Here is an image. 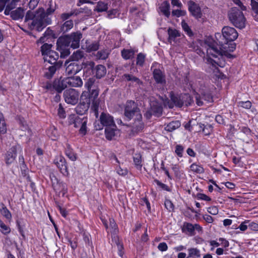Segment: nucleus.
Returning a JSON list of instances; mask_svg holds the SVG:
<instances>
[{
    "label": "nucleus",
    "mask_w": 258,
    "mask_h": 258,
    "mask_svg": "<svg viewBox=\"0 0 258 258\" xmlns=\"http://www.w3.org/2000/svg\"><path fill=\"white\" fill-rule=\"evenodd\" d=\"M55 10V7L50 4L49 7L45 11L42 8H39L35 11H28L25 15L24 22L28 29L41 31L47 24L51 23L48 18Z\"/></svg>",
    "instance_id": "obj_1"
},
{
    "label": "nucleus",
    "mask_w": 258,
    "mask_h": 258,
    "mask_svg": "<svg viewBox=\"0 0 258 258\" xmlns=\"http://www.w3.org/2000/svg\"><path fill=\"white\" fill-rule=\"evenodd\" d=\"M220 45V50L214 46H209L207 49L206 62L211 64L213 68L217 69V67L223 68L225 62L223 59V56L229 58L233 57V55L229 52L233 51L236 48L234 43L224 44L222 41H219Z\"/></svg>",
    "instance_id": "obj_2"
},
{
    "label": "nucleus",
    "mask_w": 258,
    "mask_h": 258,
    "mask_svg": "<svg viewBox=\"0 0 258 258\" xmlns=\"http://www.w3.org/2000/svg\"><path fill=\"white\" fill-rule=\"evenodd\" d=\"M82 34L80 32H74L70 35L59 37L57 40V49L60 51V56L68 55L70 52L66 47L71 46L73 48H78Z\"/></svg>",
    "instance_id": "obj_3"
},
{
    "label": "nucleus",
    "mask_w": 258,
    "mask_h": 258,
    "mask_svg": "<svg viewBox=\"0 0 258 258\" xmlns=\"http://www.w3.org/2000/svg\"><path fill=\"white\" fill-rule=\"evenodd\" d=\"M230 22L236 28L243 29L246 26V19L241 11L236 7L232 8L228 13Z\"/></svg>",
    "instance_id": "obj_4"
},
{
    "label": "nucleus",
    "mask_w": 258,
    "mask_h": 258,
    "mask_svg": "<svg viewBox=\"0 0 258 258\" xmlns=\"http://www.w3.org/2000/svg\"><path fill=\"white\" fill-rule=\"evenodd\" d=\"M213 89V86L206 85L205 84L201 85L198 93L196 95L195 98L196 103L198 106L203 105V100L211 102L213 101L212 96V90Z\"/></svg>",
    "instance_id": "obj_5"
},
{
    "label": "nucleus",
    "mask_w": 258,
    "mask_h": 258,
    "mask_svg": "<svg viewBox=\"0 0 258 258\" xmlns=\"http://www.w3.org/2000/svg\"><path fill=\"white\" fill-rule=\"evenodd\" d=\"M88 120L86 117H81L76 114H71L68 118L70 125H73L75 128H80L79 133L85 135L87 133V123Z\"/></svg>",
    "instance_id": "obj_6"
},
{
    "label": "nucleus",
    "mask_w": 258,
    "mask_h": 258,
    "mask_svg": "<svg viewBox=\"0 0 258 258\" xmlns=\"http://www.w3.org/2000/svg\"><path fill=\"white\" fill-rule=\"evenodd\" d=\"M124 114L128 120H131L134 116H135L136 119H142V115L138 105L132 100L126 102Z\"/></svg>",
    "instance_id": "obj_7"
},
{
    "label": "nucleus",
    "mask_w": 258,
    "mask_h": 258,
    "mask_svg": "<svg viewBox=\"0 0 258 258\" xmlns=\"http://www.w3.org/2000/svg\"><path fill=\"white\" fill-rule=\"evenodd\" d=\"M101 124L95 122L94 124V128L97 131L101 130L103 126L105 127L115 125L113 117L107 112H102L99 118Z\"/></svg>",
    "instance_id": "obj_8"
},
{
    "label": "nucleus",
    "mask_w": 258,
    "mask_h": 258,
    "mask_svg": "<svg viewBox=\"0 0 258 258\" xmlns=\"http://www.w3.org/2000/svg\"><path fill=\"white\" fill-rule=\"evenodd\" d=\"M172 102L176 106L181 107L183 105L188 106L190 105L194 101L191 96L188 94H184L179 96L172 95L171 97Z\"/></svg>",
    "instance_id": "obj_9"
},
{
    "label": "nucleus",
    "mask_w": 258,
    "mask_h": 258,
    "mask_svg": "<svg viewBox=\"0 0 258 258\" xmlns=\"http://www.w3.org/2000/svg\"><path fill=\"white\" fill-rule=\"evenodd\" d=\"M222 33L225 40L222 41L223 44H228V42L234 41L237 38L238 35L236 30L233 27L225 26L222 30Z\"/></svg>",
    "instance_id": "obj_10"
},
{
    "label": "nucleus",
    "mask_w": 258,
    "mask_h": 258,
    "mask_svg": "<svg viewBox=\"0 0 258 258\" xmlns=\"http://www.w3.org/2000/svg\"><path fill=\"white\" fill-rule=\"evenodd\" d=\"M109 227L111 229L112 240L117 246V248L119 251V254L121 256L122 254V249L123 248L122 245L120 244L118 237L117 235V226L116 224L114 219H109Z\"/></svg>",
    "instance_id": "obj_11"
},
{
    "label": "nucleus",
    "mask_w": 258,
    "mask_h": 258,
    "mask_svg": "<svg viewBox=\"0 0 258 258\" xmlns=\"http://www.w3.org/2000/svg\"><path fill=\"white\" fill-rule=\"evenodd\" d=\"M79 96V92L74 89H68L63 93L64 100L68 104H76L78 101Z\"/></svg>",
    "instance_id": "obj_12"
},
{
    "label": "nucleus",
    "mask_w": 258,
    "mask_h": 258,
    "mask_svg": "<svg viewBox=\"0 0 258 258\" xmlns=\"http://www.w3.org/2000/svg\"><path fill=\"white\" fill-rule=\"evenodd\" d=\"M22 151V148L19 145L12 146L7 152L5 156V161L7 165L12 164L15 160L17 153Z\"/></svg>",
    "instance_id": "obj_13"
},
{
    "label": "nucleus",
    "mask_w": 258,
    "mask_h": 258,
    "mask_svg": "<svg viewBox=\"0 0 258 258\" xmlns=\"http://www.w3.org/2000/svg\"><path fill=\"white\" fill-rule=\"evenodd\" d=\"M85 87L90 93L91 92V95L93 97L94 99L98 97L99 91L97 88L96 80L95 78H91L87 80L85 84Z\"/></svg>",
    "instance_id": "obj_14"
},
{
    "label": "nucleus",
    "mask_w": 258,
    "mask_h": 258,
    "mask_svg": "<svg viewBox=\"0 0 258 258\" xmlns=\"http://www.w3.org/2000/svg\"><path fill=\"white\" fill-rule=\"evenodd\" d=\"M54 163L59 169L61 173L64 175H68L69 174L67 162L63 156L61 155L57 156L54 160Z\"/></svg>",
    "instance_id": "obj_15"
},
{
    "label": "nucleus",
    "mask_w": 258,
    "mask_h": 258,
    "mask_svg": "<svg viewBox=\"0 0 258 258\" xmlns=\"http://www.w3.org/2000/svg\"><path fill=\"white\" fill-rule=\"evenodd\" d=\"M64 66L66 67V72L69 75L76 74L81 70V67L76 62L66 61Z\"/></svg>",
    "instance_id": "obj_16"
},
{
    "label": "nucleus",
    "mask_w": 258,
    "mask_h": 258,
    "mask_svg": "<svg viewBox=\"0 0 258 258\" xmlns=\"http://www.w3.org/2000/svg\"><path fill=\"white\" fill-rule=\"evenodd\" d=\"M153 76L157 84L162 86H164L166 84L165 76L161 70L154 69L153 71Z\"/></svg>",
    "instance_id": "obj_17"
},
{
    "label": "nucleus",
    "mask_w": 258,
    "mask_h": 258,
    "mask_svg": "<svg viewBox=\"0 0 258 258\" xmlns=\"http://www.w3.org/2000/svg\"><path fill=\"white\" fill-rule=\"evenodd\" d=\"M188 10L192 15L197 19L201 18L202 16L200 7L192 1L188 3Z\"/></svg>",
    "instance_id": "obj_18"
},
{
    "label": "nucleus",
    "mask_w": 258,
    "mask_h": 258,
    "mask_svg": "<svg viewBox=\"0 0 258 258\" xmlns=\"http://www.w3.org/2000/svg\"><path fill=\"white\" fill-rule=\"evenodd\" d=\"M67 78H60L59 79H55L54 81V87L55 90L58 93H60L63 90L68 87V83H67Z\"/></svg>",
    "instance_id": "obj_19"
},
{
    "label": "nucleus",
    "mask_w": 258,
    "mask_h": 258,
    "mask_svg": "<svg viewBox=\"0 0 258 258\" xmlns=\"http://www.w3.org/2000/svg\"><path fill=\"white\" fill-rule=\"evenodd\" d=\"M150 109L153 114L156 116H160L162 114V105L161 103L157 101H152L151 102Z\"/></svg>",
    "instance_id": "obj_20"
},
{
    "label": "nucleus",
    "mask_w": 258,
    "mask_h": 258,
    "mask_svg": "<svg viewBox=\"0 0 258 258\" xmlns=\"http://www.w3.org/2000/svg\"><path fill=\"white\" fill-rule=\"evenodd\" d=\"M66 78L68 87H79L83 85V81L80 77L75 76Z\"/></svg>",
    "instance_id": "obj_21"
},
{
    "label": "nucleus",
    "mask_w": 258,
    "mask_h": 258,
    "mask_svg": "<svg viewBox=\"0 0 258 258\" xmlns=\"http://www.w3.org/2000/svg\"><path fill=\"white\" fill-rule=\"evenodd\" d=\"M59 55L57 52L52 51L46 54L43 58L44 61H47L50 64H57V60L58 59Z\"/></svg>",
    "instance_id": "obj_22"
},
{
    "label": "nucleus",
    "mask_w": 258,
    "mask_h": 258,
    "mask_svg": "<svg viewBox=\"0 0 258 258\" xmlns=\"http://www.w3.org/2000/svg\"><path fill=\"white\" fill-rule=\"evenodd\" d=\"M116 124L105 127V135L107 140H111L113 139L116 134Z\"/></svg>",
    "instance_id": "obj_23"
},
{
    "label": "nucleus",
    "mask_w": 258,
    "mask_h": 258,
    "mask_svg": "<svg viewBox=\"0 0 258 258\" xmlns=\"http://www.w3.org/2000/svg\"><path fill=\"white\" fill-rule=\"evenodd\" d=\"M24 16V10L21 8H18L16 10L11 12V17L14 20L22 19Z\"/></svg>",
    "instance_id": "obj_24"
},
{
    "label": "nucleus",
    "mask_w": 258,
    "mask_h": 258,
    "mask_svg": "<svg viewBox=\"0 0 258 258\" xmlns=\"http://www.w3.org/2000/svg\"><path fill=\"white\" fill-rule=\"evenodd\" d=\"M94 73L97 78H101L104 76L106 73V69L103 65H98L94 69Z\"/></svg>",
    "instance_id": "obj_25"
},
{
    "label": "nucleus",
    "mask_w": 258,
    "mask_h": 258,
    "mask_svg": "<svg viewBox=\"0 0 258 258\" xmlns=\"http://www.w3.org/2000/svg\"><path fill=\"white\" fill-rule=\"evenodd\" d=\"M89 106L87 103H84L81 102L76 107V111L77 114L83 115L88 111Z\"/></svg>",
    "instance_id": "obj_26"
},
{
    "label": "nucleus",
    "mask_w": 258,
    "mask_h": 258,
    "mask_svg": "<svg viewBox=\"0 0 258 258\" xmlns=\"http://www.w3.org/2000/svg\"><path fill=\"white\" fill-rule=\"evenodd\" d=\"M135 121L133 124L132 131L137 133L143 130L144 127V124L142 121V119H136L135 118Z\"/></svg>",
    "instance_id": "obj_27"
},
{
    "label": "nucleus",
    "mask_w": 258,
    "mask_h": 258,
    "mask_svg": "<svg viewBox=\"0 0 258 258\" xmlns=\"http://www.w3.org/2000/svg\"><path fill=\"white\" fill-rule=\"evenodd\" d=\"M188 254L186 258L201 257L200 250L197 248H190L187 249Z\"/></svg>",
    "instance_id": "obj_28"
},
{
    "label": "nucleus",
    "mask_w": 258,
    "mask_h": 258,
    "mask_svg": "<svg viewBox=\"0 0 258 258\" xmlns=\"http://www.w3.org/2000/svg\"><path fill=\"white\" fill-rule=\"evenodd\" d=\"M180 122L178 120H175L169 122L165 127V130L168 132H172L180 126Z\"/></svg>",
    "instance_id": "obj_29"
},
{
    "label": "nucleus",
    "mask_w": 258,
    "mask_h": 258,
    "mask_svg": "<svg viewBox=\"0 0 258 258\" xmlns=\"http://www.w3.org/2000/svg\"><path fill=\"white\" fill-rule=\"evenodd\" d=\"M91 99L94 100L93 99V97L91 95V92L90 93L89 91H84L82 93L81 96V100L82 102L84 103H88V105H90Z\"/></svg>",
    "instance_id": "obj_30"
},
{
    "label": "nucleus",
    "mask_w": 258,
    "mask_h": 258,
    "mask_svg": "<svg viewBox=\"0 0 258 258\" xmlns=\"http://www.w3.org/2000/svg\"><path fill=\"white\" fill-rule=\"evenodd\" d=\"M0 212L7 219L10 220L12 219V215L10 211L2 203H0Z\"/></svg>",
    "instance_id": "obj_31"
},
{
    "label": "nucleus",
    "mask_w": 258,
    "mask_h": 258,
    "mask_svg": "<svg viewBox=\"0 0 258 258\" xmlns=\"http://www.w3.org/2000/svg\"><path fill=\"white\" fill-rule=\"evenodd\" d=\"M53 65L49 66L47 69H46L44 75L45 76L49 79L51 78L55 74L58 65L57 64H52Z\"/></svg>",
    "instance_id": "obj_32"
},
{
    "label": "nucleus",
    "mask_w": 258,
    "mask_h": 258,
    "mask_svg": "<svg viewBox=\"0 0 258 258\" xmlns=\"http://www.w3.org/2000/svg\"><path fill=\"white\" fill-rule=\"evenodd\" d=\"M159 8L163 14H164L167 18L169 17L170 15L169 11L170 5L167 2H164L161 5Z\"/></svg>",
    "instance_id": "obj_33"
},
{
    "label": "nucleus",
    "mask_w": 258,
    "mask_h": 258,
    "mask_svg": "<svg viewBox=\"0 0 258 258\" xmlns=\"http://www.w3.org/2000/svg\"><path fill=\"white\" fill-rule=\"evenodd\" d=\"M80 13L77 10H74L69 13H64L61 14L60 18L62 20L65 21L69 19L71 17L73 16H77Z\"/></svg>",
    "instance_id": "obj_34"
},
{
    "label": "nucleus",
    "mask_w": 258,
    "mask_h": 258,
    "mask_svg": "<svg viewBox=\"0 0 258 258\" xmlns=\"http://www.w3.org/2000/svg\"><path fill=\"white\" fill-rule=\"evenodd\" d=\"M182 232H188L191 235H194V228L193 225L189 223H184L182 228Z\"/></svg>",
    "instance_id": "obj_35"
},
{
    "label": "nucleus",
    "mask_w": 258,
    "mask_h": 258,
    "mask_svg": "<svg viewBox=\"0 0 258 258\" xmlns=\"http://www.w3.org/2000/svg\"><path fill=\"white\" fill-rule=\"evenodd\" d=\"M168 34L169 35V40L171 41L174 40L175 38L180 36V34L178 30L170 28L168 29Z\"/></svg>",
    "instance_id": "obj_36"
},
{
    "label": "nucleus",
    "mask_w": 258,
    "mask_h": 258,
    "mask_svg": "<svg viewBox=\"0 0 258 258\" xmlns=\"http://www.w3.org/2000/svg\"><path fill=\"white\" fill-rule=\"evenodd\" d=\"M84 56V53L82 51L78 50L74 52L71 56L70 58L73 62L78 61L82 58Z\"/></svg>",
    "instance_id": "obj_37"
},
{
    "label": "nucleus",
    "mask_w": 258,
    "mask_h": 258,
    "mask_svg": "<svg viewBox=\"0 0 258 258\" xmlns=\"http://www.w3.org/2000/svg\"><path fill=\"white\" fill-rule=\"evenodd\" d=\"M52 45L51 44H49L48 43H44L41 47V51L42 55L43 56V58L44 56L46 55V54H48V53L51 51H52L53 50H51V47Z\"/></svg>",
    "instance_id": "obj_38"
},
{
    "label": "nucleus",
    "mask_w": 258,
    "mask_h": 258,
    "mask_svg": "<svg viewBox=\"0 0 258 258\" xmlns=\"http://www.w3.org/2000/svg\"><path fill=\"white\" fill-rule=\"evenodd\" d=\"M7 132V125L3 114L0 112V134H4Z\"/></svg>",
    "instance_id": "obj_39"
},
{
    "label": "nucleus",
    "mask_w": 258,
    "mask_h": 258,
    "mask_svg": "<svg viewBox=\"0 0 258 258\" xmlns=\"http://www.w3.org/2000/svg\"><path fill=\"white\" fill-rule=\"evenodd\" d=\"M108 5L102 1H99L97 3V5L95 9L98 12H105L108 10Z\"/></svg>",
    "instance_id": "obj_40"
},
{
    "label": "nucleus",
    "mask_w": 258,
    "mask_h": 258,
    "mask_svg": "<svg viewBox=\"0 0 258 258\" xmlns=\"http://www.w3.org/2000/svg\"><path fill=\"white\" fill-rule=\"evenodd\" d=\"M66 155L72 161H75L77 159L76 154L73 151L70 145L67 146V148L66 149Z\"/></svg>",
    "instance_id": "obj_41"
},
{
    "label": "nucleus",
    "mask_w": 258,
    "mask_h": 258,
    "mask_svg": "<svg viewBox=\"0 0 258 258\" xmlns=\"http://www.w3.org/2000/svg\"><path fill=\"white\" fill-rule=\"evenodd\" d=\"M74 26L72 20L66 21L61 27V30L63 32H66L71 29Z\"/></svg>",
    "instance_id": "obj_42"
},
{
    "label": "nucleus",
    "mask_w": 258,
    "mask_h": 258,
    "mask_svg": "<svg viewBox=\"0 0 258 258\" xmlns=\"http://www.w3.org/2000/svg\"><path fill=\"white\" fill-rule=\"evenodd\" d=\"M134 51L131 49H123L121 51L122 57L125 59H130L134 56Z\"/></svg>",
    "instance_id": "obj_43"
},
{
    "label": "nucleus",
    "mask_w": 258,
    "mask_h": 258,
    "mask_svg": "<svg viewBox=\"0 0 258 258\" xmlns=\"http://www.w3.org/2000/svg\"><path fill=\"white\" fill-rule=\"evenodd\" d=\"M99 44L98 42L94 41L91 43H89L87 45L86 49L88 52H91L93 51H96L98 49Z\"/></svg>",
    "instance_id": "obj_44"
},
{
    "label": "nucleus",
    "mask_w": 258,
    "mask_h": 258,
    "mask_svg": "<svg viewBox=\"0 0 258 258\" xmlns=\"http://www.w3.org/2000/svg\"><path fill=\"white\" fill-rule=\"evenodd\" d=\"M181 25L183 30L187 35H188L189 36H193L194 34L192 31H191L188 25L187 24V23L185 22L184 20L182 21Z\"/></svg>",
    "instance_id": "obj_45"
},
{
    "label": "nucleus",
    "mask_w": 258,
    "mask_h": 258,
    "mask_svg": "<svg viewBox=\"0 0 258 258\" xmlns=\"http://www.w3.org/2000/svg\"><path fill=\"white\" fill-rule=\"evenodd\" d=\"M134 162L138 169H141L142 167V157L139 154H135L134 156Z\"/></svg>",
    "instance_id": "obj_46"
},
{
    "label": "nucleus",
    "mask_w": 258,
    "mask_h": 258,
    "mask_svg": "<svg viewBox=\"0 0 258 258\" xmlns=\"http://www.w3.org/2000/svg\"><path fill=\"white\" fill-rule=\"evenodd\" d=\"M109 52L107 50H101L97 52L96 57L99 59H106L108 56Z\"/></svg>",
    "instance_id": "obj_47"
},
{
    "label": "nucleus",
    "mask_w": 258,
    "mask_h": 258,
    "mask_svg": "<svg viewBox=\"0 0 258 258\" xmlns=\"http://www.w3.org/2000/svg\"><path fill=\"white\" fill-rule=\"evenodd\" d=\"M0 231L2 233L5 235L8 234L10 233V228L7 226L0 219Z\"/></svg>",
    "instance_id": "obj_48"
},
{
    "label": "nucleus",
    "mask_w": 258,
    "mask_h": 258,
    "mask_svg": "<svg viewBox=\"0 0 258 258\" xmlns=\"http://www.w3.org/2000/svg\"><path fill=\"white\" fill-rule=\"evenodd\" d=\"M190 167L193 172L197 173H202L204 172V169L202 166L195 163L192 164Z\"/></svg>",
    "instance_id": "obj_49"
},
{
    "label": "nucleus",
    "mask_w": 258,
    "mask_h": 258,
    "mask_svg": "<svg viewBox=\"0 0 258 258\" xmlns=\"http://www.w3.org/2000/svg\"><path fill=\"white\" fill-rule=\"evenodd\" d=\"M145 55L142 53H140L138 55L137 57L136 64L140 66H143V65L145 62Z\"/></svg>",
    "instance_id": "obj_50"
},
{
    "label": "nucleus",
    "mask_w": 258,
    "mask_h": 258,
    "mask_svg": "<svg viewBox=\"0 0 258 258\" xmlns=\"http://www.w3.org/2000/svg\"><path fill=\"white\" fill-rule=\"evenodd\" d=\"M250 6L253 12L258 15V2L255 0H251Z\"/></svg>",
    "instance_id": "obj_51"
},
{
    "label": "nucleus",
    "mask_w": 258,
    "mask_h": 258,
    "mask_svg": "<svg viewBox=\"0 0 258 258\" xmlns=\"http://www.w3.org/2000/svg\"><path fill=\"white\" fill-rule=\"evenodd\" d=\"M238 105L245 109H249L251 107V103L249 101H240L238 103Z\"/></svg>",
    "instance_id": "obj_52"
},
{
    "label": "nucleus",
    "mask_w": 258,
    "mask_h": 258,
    "mask_svg": "<svg viewBox=\"0 0 258 258\" xmlns=\"http://www.w3.org/2000/svg\"><path fill=\"white\" fill-rule=\"evenodd\" d=\"M154 181L157 184V185L160 186L162 189L168 191H170V188L166 184L162 183L157 179H155Z\"/></svg>",
    "instance_id": "obj_53"
},
{
    "label": "nucleus",
    "mask_w": 258,
    "mask_h": 258,
    "mask_svg": "<svg viewBox=\"0 0 258 258\" xmlns=\"http://www.w3.org/2000/svg\"><path fill=\"white\" fill-rule=\"evenodd\" d=\"M186 12L181 10H174L172 11V15L177 17H179L182 16H184Z\"/></svg>",
    "instance_id": "obj_54"
},
{
    "label": "nucleus",
    "mask_w": 258,
    "mask_h": 258,
    "mask_svg": "<svg viewBox=\"0 0 258 258\" xmlns=\"http://www.w3.org/2000/svg\"><path fill=\"white\" fill-rule=\"evenodd\" d=\"M164 205L166 208L169 211H172L174 209V206L171 201L169 200H166L164 203Z\"/></svg>",
    "instance_id": "obj_55"
},
{
    "label": "nucleus",
    "mask_w": 258,
    "mask_h": 258,
    "mask_svg": "<svg viewBox=\"0 0 258 258\" xmlns=\"http://www.w3.org/2000/svg\"><path fill=\"white\" fill-rule=\"evenodd\" d=\"M248 223H249V220H245L240 224L238 227V228H239V229L242 231H245L248 227Z\"/></svg>",
    "instance_id": "obj_56"
},
{
    "label": "nucleus",
    "mask_w": 258,
    "mask_h": 258,
    "mask_svg": "<svg viewBox=\"0 0 258 258\" xmlns=\"http://www.w3.org/2000/svg\"><path fill=\"white\" fill-rule=\"evenodd\" d=\"M249 228L252 231H258V223L254 222H250L248 223Z\"/></svg>",
    "instance_id": "obj_57"
},
{
    "label": "nucleus",
    "mask_w": 258,
    "mask_h": 258,
    "mask_svg": "<svg viewBox=\"0 0 258 258\" xmlns=\"http://www.w3.org/2000/svg\"><path fill=\"white\" fill-rule=\"evenodd\" d=\"M183 147L180 145H177L175 147V153L180 157L182 156Z\"/></svg>",
    "instance_id": "obj_58"
},
{
    "label": "nucleus",
    "mask_w": 258,
    "mask_h": 258,
    "mask_svg": "<svg viewBox=\"0 0 258 258\" xmlns=\"http://www.w3.org/2000/svg\"><path fill=\"white\" fill-rule=\"evenodd\" d=\"M43 87L47 91H53V90H55L54 87V82L52 84L50 82H47L46 84L44 85Z\"/></svg>",
    "instance_id": "obj_59"
},
{
    "label": "nucleus",
    "mask_w": 258,
    "mask_h": 258,
    "mask_svg": "<svg viewBox=\"0 0 258 258\" xmlns=\"http://www.w3.org/2000/svg\"><path fill=\"white\" fill-rule=\"evenodd\" d=\"M19 123L21 125V129L23 131H26L29 130V127L26 121L24 118H20L19 119Z\"/></svg>",
    "instance_id": "obj_60"
},
{
    "label": "nucleus",
    "mask_w": 258,
    "mask_h": 258,
    "mask_svg": "<svg viewBox=\"0 0 258 258\" xmlns=\"http://www.w3.org/2000/svg\"><path fill=\"white\" fill-rule=\"evenodd\" d=\"M57 208L58 209L61 215L63 217H67L68 212V211L64 208H62L58 203H56Z\"/></svg>",
    "instance_id": "obj_61"
},
{
    "label": "nucleus",
    "mask_w": 258,
    "mask_h": 258,
    "mask_svg": "<svg viewBox=\"0 0 258 258\" xmlns=\"http://www.w3.org/2000/svg\"><path fill=\"white\" fill-rule=\"evenodd\" d=\"M15 5H14V4H11V3L10 5H8L5 9V14L6 15H11V12H12L11 10L14 8Z\"/></svg>",
    "instance_id": "obj_62"
},
{
    "label": "nucleus",
    "mask_w": 258,
    "mask_h": 258,
    "mask_svg": "<svg viewBox=\"0 0 258 258\" xmlns=\"http://www.w3.org/2000/svg\"><path fill=\"white\" fill-rule=\"evenodd\" d=\"M158 249L161 251H165L167 250L168 246L165 242H161L158 246Z\"/></svg>",
    "instance_id": "obj_63"
},
{
    "label": "nucleus",
    "mask_w": 258,
    "mask_h": 258,
    "mask_svg": "<svg viewBox=\"0 0 258 258\" xmlns=\"http://www.w3.org/2000/svg\"><path fill=\"white\" fill-rule=\"evenodd\" d=\"M218 209L217 207L213 206L209 207L208 212L212 215H216L218 213Z\"/></svg>",
    "instance_id": "obj_64"
}]
</instances>
